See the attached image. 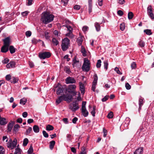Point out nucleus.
<instances>
[{
	"mask_svg": "<svg viewBox=\"0 0 154 154\" xmlns=\"http://www.w3.org/2000/svg\"><path fill=\"white\" fill-rule=\"evenodd\" d=\"M54 16L47 12H43L42 15L41 20L43 23L47 24L52 21L54 19Z\"/></svg>",
	"mask_w": 154,
	"mask_h": 154,
	"instance_id": "1",
	"label": "nucleus"
},
{
	"mask_svg": "<svg viewBox=\"0 0 154 154\" xmlns=\"http://www.w3.org/2000/svg\"><path fill=\"white\" fill-rule=\"evenodd\" d=\"M72 97L71 94H63L58 97L56 100V103L57 104H59L63 100L70 102L72 100Z\"/></svg>",
	"mask_w": 154,
	"mask_h": 154,
	"instance_id": "2",
	"label": "nucleus"
},
{
	"mask_svg": "<svg viewBox=\"0 0 154 154\" xmlns=\"http://www.w3.org/2000/svg\"><path fill=\"white\" fill-rule=\"evenodd\" d=\"M90 61L88 59H85L82 66L83 71L88 72L90 70Z\"/></svg>",
	"mask_w": 154,
	"mask_h": 154,
	"instance_id": "3",
	"label": "nucleus"
},
{
	"mask_svg": "<svg viewBox=\"0 0 154 154\" xmlns=\"http://www.w3.org/2000/svg\"><path fill=\"white\" fill-rule=\"evenodd\" d=\"M69 40L67 38H66L63 40L61 48L63 51H66L68 48L69 45Z\"/></svg>",
	"mask_w": 154,
	"mask_h": 154,
	"instance_id": "4",
	"label": "nucleus"
},
{
	"mask_svg": "<svg viewBox=\"0 0 154 154\" xmlns=\"http://www.w3.org/2000/svg\"><path fill=\"white\" fill-rule=\"evenodd\" d=\"M76 86L75 85H70L68 86L66 89V91L69 93L75 95L77 92L75 91Z\"/></svg>",
	"mask_w": 154,
	"mask_h": 154,
	"instance_id": "5",
	"label": "nucleus"
},
{
	"mask_svg": "<svg viewBox=\"0 0 154 154\" xmlns=\"http://www.w3.org/2000/svg\"><path fill=\"white\" fill-rule=\"evenodd\" d=\"M17 144V140L16 139H14L13 141L10 139L7 143V146L8 148L12 149L16 146Z\"/></svg>",
	"mask_w": 154,
	"mask_h": 154,
	"instance_id": "6",
	"label": "nucleus"
},
{
	"mask_svg": "<svg viewBox=\"0 0 154 154\" xmlns=\"http://www.w3.org/2000/svg\"><path fill=\"white\" fill-rule=\"evenodd\" d=\"M79 108L78 103L76 101L73 102L69 105V108L72 111H75Z\"/></svg>",
	"mask_w": 154,
	"mask_h": 154,
	"instance_id": "7",
	"label": "nucleus"
},
{
	"mask_svg": "<svg viewBox=\"0 0 154 154\" xmlns=\"http://www.w3.org/2000/svg\"><path fill=\"white\" fill-rule=\"evenodd\" d=\"M51 56V54L49 52H45L39 53V57L41 59H45Z\"/></svg>",
	"mask_w": 154,
	"mask_h": 154,
	"instance_id": "8",
	"label": "nucleus"
},
{
	"mask_svg": "<svg viewBox=\"0 0 154 154\" xmlns=\"http://www.w3.org/2000/svg\"><path fill=\"white\" fill-rule=\"evenodd\" d=\"M66 84H75L76 82L75 79L72 77H67L65 80Z\"/></svg>",
	"mask_w": 154,
	"mask_h": 154,
	"instance_id": "9",
	"label": "nucleus"
},
{
	"mask_svg": "<svg viewBox=\"0 0 154 154\" xmlns=\"http://www.w3.org/2000/svg\"><path fill=\"white\" fill-rule=\"evenodd\" d=\"M79 85L80 87V90L81 91V93L84 94L85 93V86L84 84L81 82L79 83Z\"/></svg>",
	"mask_w": 154,
	"mask_h": 154,
	"instance_id": "10",
	"label": "nucleus"
},
{
	"mask_svg": "<svg viewBox=\"0 0 154 154\" xmlns=\"http://www.w3.org/2000/svg\"><path fill=\"white\" fill-rule=\"evenodd\" d=\"M10 38L7 37L3 40L4 42V45L9 46L10 45Z\"/></svg>",
	"mask_w": 154,
	"mask_h": 154,
	"instance_id": "11",
	"label": "nucleus"
},
{
	"mask_svg": "<svg viewBox=\"0 0 154 154\" xmlns=\"http://www.w3.org/2000/svg\"><path fill=\"white\" fill-rule=\"evenodd\" d=\"M16 63L14 61H11L6 65L7 68H14L15 66Z\"/></svg>",
	"mask_w": 154,
	"mask_h": 154,
	"instance_id": "12",
	"label": "nucleus"
},
{
	"mask_svg": "<svg viewBox=\"0 0 154 154\" xmlns=\"http://www.w3.org/2000/svg\"><path fill=\"white\" fill-rule=\"evenodd\" d=\"M143 148L142 147H140L137 149L134 152V154H142Z\"/></svg>",
	"mask_w": 154,
	"mask_h": 154,
	"instance_id": "13",
	"label": "nucleus"
},
{
	"mask_svg": "<svg viewBox=\"0 0 154 154\" xmlns=\"http://www.w3.org/2000/svg\"><path fill=\"white\" fill-rule=\"evenodd\" d=\"M92 0H88V12L90 14L92 11Z\"/></svg>",
	"mask_w": 154,
	"mask_h": 154,
	"instance_id": "14",
	"label": "nucleus"
},
{
	"mask_svg": "<svg viewBox=\"0 0 154 154\" xmlns=\"http://www.w3.org/2000/svg\"><path fill=\"white\" fill-rule=\"evenodd\" d=\"M9 47L4 45L1 48V51L3 53L6 52L8 51Z\"/></svg>",
	"mask_w": 154,
	"mask_h": 154,
	"instance_id": "15",
	"label": "nucleus"
},
{
	"mask_svg": "<svg viewBox=\"0 0 154 154\" xmlns=\"http://www.w3.org/2000/svg\"><path fill=\"white\" fill-rule=\"evenodd\" d=\"M7 123V122L6 120V119L2 118L0 116V125H4Z\"/></svg>",
	"mask_w": 154,
	"mask_h": 154,
	"instance_id": "16",
	"label": "nucleus"
},
{
	"mask_svg": "<svg viewBox=\"0 0 154 154\" xmlns=\"http://www.w3.org/2000/svg\"><path fill=\"white\" fill-rule=\"evenodd\" d=\"M64 71L66 73L69 74H70L71 73L70 67L68 66H65L64 67Z\"/></svg>",
	"mask_w": 154,
	"mask_h": 154,
	"instance_id": "17",
	"label": "nucleus"
},
{
	"mask_svg": "<svg viewBox=\"0 0 154 154\" xmlns=\"http://www.w3.org/2000/svg\"><path fill=\"white\" fill-rule=\"evenodd\" d=\"M82 112L84 117H86L88 116V112L86 110V109H82Z\"/></svg>",
	"mask_w": 154,
	"mask_h": 154,
	"instance_id": "18",
	"label": "nucleus"
},
{
	"mask_svg": "<svg viewBox=\"0 0 154 154\" xmlns=\"http://www.w3.org/2000/svg\"><path fill=\"white\" fill-rule=\"evenodd\" d=\"M64 89L62 87H59L57 91V94H60L63 92Z\"/></svg>",
	"mask_w": 154,
	"mask_h": 154,
	"instance_id": "19",
	"label": "nucleus"
},
{
	"mask_svg": "<svg viewBox=\"0 0 154 154\" xmlns=\"http://www.w3.org/2000/svg\"><path fill=\"white\" fill-rule=\"evenodd\" d=\"M33 129L35 133H38L39 131V128L37 125H35L33 126Z\"/></svg>",
	"mask_w": 154,
	"mask_h": 154,
	"instance_id": "20",
	"label": "nucleus"
},
{
	"mask_svg": "<svg viewBox=\"0 0 154 154\" xmlns=\"http://www.w3.org/2000/svg\"><path fill=\"white\" fill-rule=\"evenodd\" d=\"M94 26L97 31L98 32L100 31V26L99 24L98 23H95L94 24Z\"/></svg>",
	"mask_w": 154,
	"mask_h": 154,
	"instance_id": "21",
	"label": "nucleus"
},
{
	"mask_svg": "<svg viewBox=\"0 0 154 154\" xmlns=\"http://www.w3.org/2000/svg\"><path fill=\"white\" fill-rule=\"evenodd\" d=\"M13 124L12 123H10L8 125V131H11L13 127Z\"/></svg>",
	"mask_w": 154,
	"mask_h": 154,
	"instance_id": "22",
	"label": "nucleus"
},
{
	"mask_svg": "<svg viewBox=\"0 0 154 154\" xmlns=\"http://www.w3.org/2000/svg\"><path fill=\"white\" fill-rule=\"evenodd\" d=\"M83 40V38L82 37H79L77 38V43L79 46H80L82 45Z\"/></svg>",
	"mask_w": 154,
	"mask_h": 154,
	"instance_id": "23",
	"label": "nucleus"
},
{
	"mask_svg": "<svg viewBox=\"0 0 154 154\" xmlns=\"http://www.w3.org/2000/svg\"><path fill=\"white\" fill-rule=\"evenodd\" d=\"M55 142L54 140H52L50 142L49 147L50 149L52 150L54 148V146L55 144Z\"/></svg>",
	"mask_w": 154,
	"mask_h": 154,
	"instance_id": "24",
	"label": "nucleus"
},
{
	"mask_svg": "<svg viewBox=\"0 0 154 154\" xmlns=\"http://www.w3.org/2000/svg\"><path fill=\"white\" fill-rule=\"evenodd\" d=\"M81 51L82 54V55L83 56L85 57L86 56V51L84 48L82 46H81Z\"/></svg>",
	"mask_w": 154,
	"mask_h": 154,
	"instance_id": "25",
	"label": "nucleus"
},
{
	"mask_svg": "<svg viewBox=\"0 0 154 154\" xmlns=\"http://www.w3.org/2000/svg\"><path fill=\"white\" fill-rule=\"evenodd\" d=\"M18 79L14 77H11V79L10 81L11 82L13 83H15L17 82L18 81Z\"/></svg>",
	"mask_w": 154,
	"mask_h": 154,
	"instance_id": "26",
	"label": "nucleus"
},
{
	"mask_svg": "<svg viewBox=\"0 0 154 154\" xmlns=\"http://www.w3.org/2000/svg\"><path fill=\"white\" fill-rule=\"evenodd\" d=\"M19 127L20 126L18 125H15L13 130V131L15 133H16L18 131Z\"/></svg>",
	"mask_w": 154,
	"mask_h": 154,
	"instance_id": "27",
	"label": "nucleus"
},
{
	"mask_svg": "<svg viewBox=\"0 0 154 154\" xmlns=\"http://www.w3.org/2000/svg\"><path fill=\"white\" fill-rule=\"evenodd\" d=\"M9 50L11 54H13L15 51V48L12 45L10 46Z\"/></svg>",
	"mask_w": 154,
	"mask_h": 154,
	"instance_id": "28",
	"label": "nucleus"
},
{
	"mask_svg": "<svg viewBox=\"0 0 154 154\" xmlns=\"http://www.w3.org/2000/svg\"><path fill=\"white\" fill-rule=\"evenodd\" d=\"M54 128L53 127L52 125H48L46 127V130L48 131L52 130H53Z\"/></svg>",
	"mask_w": 154,
	"mask_h": 154,
	"instance_id": "29",
	"label": "nucleus"
},
{
	"mask_svg": "<svg viewBox=\"0 0 154 154\" xmlns=\"http://www.w3.org/2000/svg\"><path fill=\"white\" fill-rule=\"evenodd\" d=\"M21 150L19 148H16L15 149V151L14 153V154H21Z\"/></svg>",
	"mask_w": 154,
	"mask_h": 154,
	"instance_id": "30",
	"label": "nucleus"
},
{
	"mask_svg": "<svg viewBox=\"0 0 154 154\" xmlns=\"http://www.w3.org/2000/svg\"><path fill=\"white\" fill-rule=\"evenodd\" d=\"M153 12V9L151 5H149L147 8V13Z\"/></svg>",
	"mask_w": 154,
	"mask_h": 154,
	"instance_id": "31",
	"label": "nucleus"
},
{
	"mask_svg": "<svg viewBox=\"0 0 154 154\" xmlns=\"http://www.w3.org/2000/svg\"><path fill=\"white\" fill-rule=\"evenodd\" d=\"M27 101V100L25 98H23L20 99V103L23 105H24Z\"/></svg>",
	"mask_w": 154,
	"mask_h": 154,
	"instance_id": "32",
	"label": "nucleus"
},
{
	"mask_svg": "<svg viewBox=\"0 0 154 154\" xmlns=\"http://www.w3.org/2000/svg\"><path fill=\"white\" fill-rule=\"evenodd\" d=\"M29 142V140L27 138H25L24 139L23 143V146H26Z\"/></svg>",
	"mask_w": 154,
	"mask_h": 154,
	"instance_id": "33",
	"label": "nucleus"
},
{
	"mask_svg": "<svg viewBox=\"0 0 154 154\" xmlns=\"http://www.w3.org/2000/svg\"><path fill=\"white\" fill-rule=\"evenodd\" d=\"M139 109H141V106L143 105V100L141 98L140 99L139 101Z\"/></svg>",
	"mask_w": 154,
	"mask_h": 154,
	"instance_id": "34",
	"label": "nucleus"
},
{
	"mask_svg": "<svg viewBox=\"0 0 154 154\" xmlns=\"http://www.w3.org/2000/svg\"><path fill=\"white\" fill-rule=\"evenodd\" d=\"M144 32L146 33V34L148 35H150L152 34V32L150 29H145L144 30Z\"/></svg>",
	"mask_w": 154,
	"mask_h": 154,
	"instance_id": "35",
	"label": "nucleus"
},
{
	"mask_svg": "<svg viewBox=\"0 0 154 154\" xmlns=\"http://www.w3.org/2000/svg\"><path fill=\"white\" fill-rule=\"evenodd\" d=\"M66 36L69 37L71 38H72L73 37V35L72 33V31L69 32L67 33L66 34Z\"/></svg>",
	"mask_w": 154,
	"mask_h": 154,
	"instance_id": "36",
	"label": "nucleus"
},
{
	"mask_svg": "<svg viewBox=\"0 0 154 154\" xmlns=\"http://www.w3.org/2000/svg\"><path fill=\"white\" fill-rule=\"evenodd\" d=\"M94 80L93 82L94 84H97L98 80V77L96 74H95L94 76Z\"/></svg>",
	"mask_w": 154,
	"mask_h": 154,
	"instance_id": "37",
	"label": "nucleus"
},
{
	"mask_svg": "<svg viewBox=\"0 0 154 154\" xmlns=\"http://www.w3.org/2000/svg\"><path fill=\"white\" fill-rule=\"evenodd\" d=\"M5 150L4 147L0 146V154H5Z\"/></svg>",
	"mask_w": 154,
	"mask_h": 154,
	"instance_id": "38",
	"label": "nucleus"
},
{
	"mask_svg": "<svg viewBox=\"0 0 154 154\" xmlns=\"http://www.w3.org/2000/svg\"><path fill=\"white\" fill-rule=\"evenodd\" d=\"M133 17V14L131 12H130L128 14V18L129 20L132 19Z\"/></svg>",
	"mask_w": 154,
	"mask_h": 154,
	"instance_id": "39",
	"label": "nucleus"
},
{
	"mask_svg": "<svg viewBox=\"0 0 154 154\" xmlns=\"http://www.w3.org/2000/svg\"><path fill=\"white\" fill-rule=\"evenodd\" d=\"M108 66V63L107 61H105L104 62V67L106 70L107 69Z\"/></svg>",
	"mask_w": 154,
	"mask_h": 154,
	"instance_id": "40",
	"label": "nucleus"
},
{
	"mask_svg": "<svg viewBox=\"0 0 154 154\" xmlns=\"http://www.w3.org/2000/svg\"><path fill=\"white\" fill-rule=\"evenodd\" d=\"M52 42L54 45H57L58 44V41L54 38H53Z\"/></svg>",
	"mask_w": 154,
	"mask_h": 154,
	"instance_id": "41",
	"label": "nucleus"
},
{
	"mask_svg": "<svg viewBox=\"0 0 154 154\" xmlns=\"http://www.w3.org/2000/svg\"><path fill=\"white\" fill-rule=\"evenodd\" d=\"M101 61L100 60H97V62L96 64V66L97 68H100L101 65Z\"/></svg>",
	"mask_w": 154,
	"mask_h": 154,
	"instance_id": "42",
	"label": "nucleus"
},
{
	"mask_svg": "<svg viewBox=\"0 0 154 154\" xmlns=\"http://www.w3.org/2000/svg\"><path fill=\"white\" fill-rule=\"evenodd\" d=\"M40 41H41L40 40H37L35 38H33L32 40V43L34 44H36Z\"/></svg>",
	"mask_w": 154,
	"mask_h": 154,
	"instance_id": "43",
	"label": "nucleus"
},
{
	"mask_svg": "<svg viewBox=\"0 0 154 154\" xmlns=\"http://www.w3.org/2000/svg\"><path fill=\"white\" fill-rule=\"evenodd\" d=\"M33 149L32 146H30L27 152L29 154H31L33 152Z\"/></svg>",
	"mask_w": 154,
	"mask_h": 154,
	"instance_id": "44",
	"label": "nucleus"
},
{
	"mask_svg": "<svg viewBox=\"0 0 154 154\" xmlns=\"http://www.w3.org/2000/svg\"><path fill=\"white\" fill-rule=\"evenodd\" d=\"M138 44L141 47H144L145 45V43L142 40H140Z\"/></svg>",
	"mask_w": 154,
	"mask_h": 154,
	"instance_id": "45",
	"label": "nucleus"
},
{
	"mask_svg": "<svg viewBox=\"0 0 154 154\" xmlns=\"http://www.w3.org/2000/svg\"><path fill=\"white\" fill-rule=\"evenodd\" d=\"M147 14L152 20L154 19V14L153 12H151L150 13Z\"/></svg>",
	"mask_w": 154,
	"mask_h": 154,
	"instance_id": "46",
	"label": "nucleus"
},
{
	"mask_svg": "<svg viewBox=\"0 0 154 154\" xmlns=\"http://www.w3.org/2000/svg\"><path fill=\"white\" fill-rule=\"evenodd\" d=\"M120 29L122 30L123 31L125 29V25L124 23H121L120 26Z\"/></svg>",
	"mask_w": 154,
	"mask_h": 154,
	"instance_id": "47",
	"label": "nucleus"
},
{
	"mask_svg": "<svg viewBox=\"0 0 154 154\" xmlns=\"http://www.w3.org/2000/svg\"><path fill=\"white\" fill-rule=\"evenodd\" d=\"M85 148V147H82V151L80 154H86Z\"/></svg>",
	"mask_w": 154,
	"mask_h": 154,
	"instance_id": "48",
	"label": "nucleus"
},
{
	"mask_svg": "<svg viewBox=\"0 0 154 154\" xmlns=\"http://www.w3.org/2000/svg\"><path fill=\"white\" fill-rule=\"evenodd\" d=\"M82 29L83 31L84 32H85L88 31V26H85L83 27Z\"/></svg>",
	"mask_w": 154,
	"mask_h": 154,
	"instance_id": "49",
	"label": "nucleus"
},
{
	"mask_svg": "<svg viewBox=\"0 0 154 154\" xmlns=\"http://www.w3.org/2000/svg\"><path fill=\"white\" fill-rule=\"evenodd\" d=\"M113 116V114L112 112H110L109 113L107 116V117L109 119H111L112 118Z\"/></svg>",
	"mask_w": 154,
	"mask_h": 154,
	"instance_id": "50",
	"label": "nucleus"
},
{
	"mask_svg": "<svg viewBox=\"0 0 154 154\" xmlns=\"http://www.w3.org/2000/svg\"><path fill=\"white\" fill-rule=\"evenodd\" d=\"M136 66V64L135 62H133L131 65V67L132 69H135Z\"/></svg>",
	"mask_w": 154,
	"mask_h": 154,
	"instance_id": "51",
	"label": "nucleus"
},
{
	"mask_svg": "<svg viewBox=\"0 0 154 154\" xmlns=\"http://www.w3.org/2000/svg\"><path fill=\"white\" fill-rule=\"evenodd\" d=\"M42 133L45 137L47 138L48 137V135L45 131H42Z\"/></svg>",
	"mask_w": 154,
	"mask_h": 154,
	"instance_id": "52",
	"label": "nucleus"
},
{
	"mask_svg": "<svg viewBox=\"0 0 154 154\" xmlns=\"http://www.w3.org/2000/svg\"><path fill=\"white\" fill-rule=\"evenodd\" d=\"M32 131V128L31 127H29L27 130H26V134L28 135L29 134L31 131Z\"/></svg>",
	"mask_w": 154,
	"mask_h": 154,
	"instance_id": "53",
	"label": "nucleus"
},
{
	"mask_svg": "<svg viewBox=\"0 0 154 154\" xmlns=\"http://www.w3.org/2000/svg\"><path fill=\"white\" fill-rule=\"evenodd\" d=\"M103 137H105L107 135V130L105 129V128H103Z\"/></svg>",
	"mask_w": 154,
	"mask_h": 154,
	"instance_id": "54",
	"label": "nucleus"
},
{
	"mask_svg": "<svg viewBox=\"0 0 154 154\" xmlns=\"http://www.w3.org/2000/svg\"><path fill=\"white\" fill-rule=\"evenodd\" d=\"M95 107H94L93 110L91 112V113L93 116H94L95 115Z\"/></svg>",
	"mask_w": 154,
	"mask_h": 154,
	"instance_id": "55",
	"label": "nucleus"
},
{
	"mask_svg": "<svg viewBox=\"0 0 154 154\" xmlns=\"http://www.w3.org/2000/svg\"><path fill=\"white\" fill-rule=\"evenodd\" d=\"M114 70L116 72L118 73V74H122V73L121 72H120V71H119V68H117V67H116L115 68V69H114Z\"/></svg>",
	"mask_w": 154,
	"mask_h": 154,
	"instance_id": "56",
	"label": "nucleus"
},
{
	"mask_svg": "<svg viewBox=\"0 0 154 154\" xmlns=\"http://www.w3.org/2000/svg\"><path fill=\"white\" fill-rule=\"evenodd\" d=\"M29 13V12H28L27 11H25L24 12H22L21 13V14L22 15L23 17H25Z\"/></svg>",
	"mask_w": 154,
	"mask_h": 154,
	"instance_id": "57",
	"label": "nucleus"
},
{
	"mask_svg": "<svg viewBox=\"0 0 154 154\" xmlns=\"http://www.w3.org/2000/svg\"><path fill=\"white\" fill-rule=\"evenodd\" d=\"M26 35L27 37H30L31 35V32L29 31H27L26 32Z\"/></svg>",
	"mask_w": 154,
	"mask_h": 154,
	"instance_id": "58",
	"label": "nucleus"
},
{
	"mask_svg": "<svg viewBox=\"0 0 154 154\" xmlns=\"http://www.w3.org/2000/svg\"><path fill=\"white\" fill-rule=\"evenodd\" d=\"M5 78L7 80L9 81L11 79V76L10 75H8L6 76Z\"/></svg>",
	"mask_w": 154,
	"mask_h": 154,
	"instance_id": "59",
	"label": "nucleus"
},
{
	"mask_svg": "<svg viewBox=\"0 0 154 154\" xmlns=\"http://www.w3.org/2000/svg\"><path fill=\"white\" fill-rule=\"evenodd\" d=\"M97 85V84H94V83L93 82L92 86V90L94 91H95V88H96V86Z\"/></svg>",
	"mask_w": 154,
	"mask_h": 154,
	"instance_id": "60",
	"label": "nucleus"
},
{
	"mask_svg": "<svg viewBox=\"0 0 154 154\" xmlns=\"http://www.w3.org/2000/svg\"><path fill=\"white\" fill-rule=\"evenodd\" d=\"M125 87L127 89L129 90L131 88V86L128 83L125 84Z\"/></svg>",
	"mask_w": 154,
	"mask_h": 154,
	"instance_id": "61",
	"label": "nucleus"
},
{
	"mask_svg": "<svg viewBox=\"0 0 154 154\" xmlns=\"http://www.w3.org/2000/svg\"><path fill=\"white\" fill-rule=\"evenodd\" d=\"M9 60L8 58H6L4 60L2 61V63L4 64H6L8 63Z\"/></svg>",
	"mask_w": 154,
	"mask_h": 154,
	"instance_id": "62",
	"label": "nucleus"
},
{
	"mask_svg": "<svg viewBox=\"0 0 154 154\" xmlns=\"http://www.w3.org/2000/svg\"><path fill=\"white\" fill-rule=\"evenodd\" d=\"M118 2L121 5H123L125 3V1L124 0H118Z\"/></svg>",
	"mask_w": 154,
	"mask_h": 154,
	"instance_id": "63",
	"label": "nucleus"
},
{
	"mask_svg": "<svg viewBox=\"0 0 154 154\" xmlns=\"http://www.w3.org/2000/svg\"><path fill=\"white\" fill-rule=\"evenodd\" d=\"M66 27L67 28V29L69 31V32L72 31V29L71 26H66Z\"/></svg>",
	"mask_w": 154,
	"mask_h": 154,
	"instance_id": "64",
	"label": "nucleus"
}]
</instances>
